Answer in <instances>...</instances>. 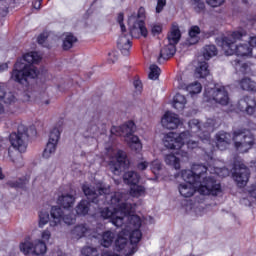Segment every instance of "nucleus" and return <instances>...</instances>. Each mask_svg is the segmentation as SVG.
Returning <instances> with one entry per match:
<instances>
[{
    "instance_id": "nucleus-63",
    "label": "nucleus",
    "mask_w": 256,
    "mask_h": 256,
    "mask_svg": "<svg viewBox=\"0 0 256 256\" xmlns=\"http://www.w3.org/2000/svg\"><path fill=\"white\" fill-rule=\"evenodd\" d=\"M231 63L234 67H237L239 65L240 61L238 59H236V60L232 61Z\"/></svg>"
},
{
    "instance_id": "nucleus-48",
    "label": "nucleus",
    "mask_w": 256,
    "mask_h": 256,
    "mask_svg": "<svg viewBox=\"0 0 256 256\" xmlns=\"http://www.w3.org/2000/svg\"><path fill=\"white\" fill-rule=\"evenodd\" d=\"M48 38H49V33L43 32L42 34H40L38 36L39 45H45V42L47 41Z\"/></svg>"
},
{
    "instance_id": "nucleus-26",
    "label": "nucleus",
    "mask_w": 256,
    "mask_h": 256,
    "mask_svg": "<svg viewBox=\"0 0 256 256\" xmlns=\"http://www.w3.org/2000/svg\"><path fill=\"white\" fill-rule=\"evenodd\" d=\"M89 233V227L85 224H79L76 225L72 230H71V235L73 239H83L85 235Z\"/></svg>"
},
{
    "instance_id": "nucleus-12",
    "label": "nucleus",
    "mask_w": 256,
    "mask_h": 256,
    "mask_svg": "<svg viewBox=\"0 0 256 256\" xmlns=\"http://www.w3.org/2000/svg\"><path fill=\"white\" fill-rule=\"evenodd\" d=\"M20 251L25 255H44L47 253V245L42 240H35L33 243L25 242L20 244Z\"/></svg>"
},
{
    "instance_id": "nucleus-19",
    "label": "nucleus",
    "mask_w": 256,
    "mask_h": 256,
    "mask_svg": "<svg viewBox=\"0 0 256 256\" xmlns=\"http://www.w3.org/2000/svg\"><path fill=\"white\" fill-rule=\"evenodd\" d=\"M256 101L255 98L251 96H245L238 101V109L242 113H247V115H253L255 113Z\"/></svg>"
},
{
    "instance_id": "nucleus-49",
    "label": "nucleus",
    "mask_w": 256,
    "mask_h": 256,
    "mask_svg": "<svg viewBox=\"0 0 256 256\" xmlns=\"http://www.w3.org/2000/svg\"><path fill=\"white\" fill-rule=\"evenodd\" d=\"M41 237H42L43 243H45L46 241H49V239H51V231L49 229L42 231Z\"/></svg>"
},
{
    "instance_id": "nucleus-17",
    "label": "nucleus",
    "mask_w": 256,
    "mask_h": 256,
    "mask_svg": "<svg viewBox=\"0 0 256 256\" xmlns=\"http://www.w3.org/2000/svg\"><path fill=\"white\" fill-rule=\"evenodd\" d=\"M249 175H251V172L245 164H239L238 166H236L234 179L238 187H245V185H247V182L249 181Z\"/></svg>"
},
{
    "instance_id": "nucleus-36",
    "label": "nucleus",
    "mask_w": 256,
    "mask_h": 256,
    "mask_svg": "<svg viewBox=\"0 0 256 256\" xmlns=\"http://www.w3.org/2000/svg\"><path fill=\"white\" fill-rule=\"evenodd\" d=\"M78 215H87L89 213V201L82 200L76 207Z\"/></svg>"
},
{
    "instance_id": "nucleus-56",
    "label": "nucleus",
    "mask_w": 256,
    "mask_h": 256,
    "mask_svg": "<svg viewBox=\"0 0 256 256\" xmlns=\"http://www.w3.org/2000/svg\"><path fill=\"white\" fill-rule=\"evenodd\" d=\"M248 192H249L250 197H253L254 199H256V184H253L249 188Z\"/></svg>"
},
{
    "instance_id": "nucleus-18",
    "label": "nucleus",
    "mask_w": 256,
    "mask_h": 256,
    "mask_svg": "<svg viewBox=\"0 0 256 256\" xmlns=\"http://www.w3.org/2000/svg\"><path fill=\"white\" fill-rule=\"evenodd\" d=\"M7 69H9L7 63L0 65V73L1 71H7ZM0 100L6 105H13L17 101V98L12 92L5 91V84L0 83Z\"/></svg>"
},
{
    "instance_id": "nucleus-31",
    "label": "nucleus",
    "mask_w": 256,
    "mask_h": 256,
    "mask_svg": "<svg viewBox=\"0 0 256 256\" xmlns=\"http://www.w3.org/2000/svg\"><path fill=\"white\" fill-rule=\"evenodd\" d=\"M207 75H209V65H207V62H200L198 67H196L195 77L203 79L207 77Z\"/></svg>"
},
{
    "instance_id": "nucleus-15",
    "label": "nucleus",
    "mask_w": 256,
    "mask_h": 256,
    "mask_svg": "<svg viewBox=\"0 0 256 256\" xmlns=\"http://www.w3.org/2000/svg\"><path fill=\"white\" fill-rule=\"evenodd\" d=\"M60 137L61 131L59 130V128H53L50 132L48 143L43 152L44 159H49V157H51V155H53V153L57 151V143H59Z\"/></svg>"
},
{
    "instance_id": "nucleus-20",
    "label": "nucleus",
    "mask_w": 256,
    "mask_h": 256,
    "mask_svg": "<svg viewBox=\"0 0 256 256\" xmlns=\"http://www.w3.org/2000/svg\"><path fill=\"white\" fill-rule=\"evenodd\" d=\"M161 123L165 129H177L181 125V120L177 114L166 112L162 117Z\"/></svg>"
},
{
    "instance_id": "nucleus-8",
    "label": "nucleus",
    "mask_w": 256,
    "mask_h": 256,
    "mask_svg": "<svg viewBox=\"0 0 256 256\" xmlns=\"http://www.w3.org/2000/svg\"><path fill=\"white\" fill-rule=\"evenodd\" d=\"M205 173H207V166L203 164H194L191 170L182 171V179L188 183H196L198 185L203 184L205 179H212V181L217 183L213 177H205Z\"/></svg>"
},
{
    "instance_id": "nucleus-54",
    "label": "nucleus",
    "mask_w": 256,
    "mask_h": 256,
    "mask_svg": "<svg viewBox=\"0 0 256 256\" xmlns=\"http://www.w3.org/2000/svg\"><path fill=\"white\" fill-rule=\"evenodd\" d=\"M148 167H149V162L147 161H142L137 164L138 171H145V169H147Z\"/></svg>"
},
{
    "instance_id": "nucleus-52",
    "label": "nucleus",
    "mask_w": 256,
    "mask_h": 256,
    "mask_svg": "<svg viewBox=\"0 0 256 256\" xmlns=\"http://www.w3.org/2000/svg\"><path fill=\"white\" fill-rule=\"evenodd\" d=\"M119 59V55H117V52L112 51L108 53V61L109 63H115Z\"/></svg>"
},
{
    "instance_id": "nucleus-55",
    "label": "nucleus",
    "mask_w": 256,
    "mask_h": 256,
    "mask_svg": "<svg viewBox=\"0 0 256 256\" xmlns=\"http://www.w3.org/2000/svg\"><path fill=\"white\" fill-rule=\"evenodd\" d=\"M161 31H162V28H161V25H154V26H152V28H151V33H152V35H159V33H161Z\"/></svg>"
},
{
    "instance_id": "nucleus-62",
    "label": "nucleus",
    "mask_w": 256,
    "mask_h": 256,
    "mask_svg": "<svg viewBox=\"0 0 256 256\" xmlns=\"http://www.w3.org/2000/svg\"><path fill=\"white\" fill-rule=\"evenodd\" d=\"M102 256H119V254H115L114 252H104Z\"/></svg>"
},
{
    "instance_id": "nucleus-10",
    "label": "nucleus",
    "mask_w": 256,
    "mask_h": 256,
    "mask_svg": "<svg viewBox=\"0 0 256 256\" xmlns=\"http://www.w3.org/2000/svg\"><path fill=\"white\" fill-rule=\"evenodd\" d=\"M51 220H50V227H57V225H61V222L65 223L66 225H73L75 223V215L71 214L70 212L65 213L63 209L54 206L50 212Z\"/></svg>"
},
{
    "instance_id": "nucleus-23",
    "label": "nucleus",
    "mask_w": 256,
    "mask_h": 256,
    "mask_svg": "<svg viewBox=\"0 0 256 256\" xmlns=\"http://www.w3.org/2000/svg\"><path fill=\"white\" fill-rule=\"evenodd\" d=\"M177 53V48L173 46V44H168L160 51V56L158 58L159 63H161V60L164 59V61H167V59H171Z\"/></svg>"
},
{
    "instance_id": "nucleus-16",
    "label": "nucleus",
    "mask_w": 256,
    "mask_h": 256,
    "mask_svg": "<svg viewBox=\"0 0 256 256\" xmlns=\"http://www.w3.org/2000/svg\"><path fill=\"white\" fill-rule=\"evenodd\" d=\"M137 127L135 126L134 121H128L122 126H113L110 130V133L112 135L121 136L124 135L125 139L126 137H129L130 135H133L136 131Z\"/></svg>"
},
{
    "instance_id": "nucleus-47",
    "label": "nucleus",
    "mask_w": 256,
    "mask_h": 256,
    "mask_svg": "<svg viewBox=\"0 0 256 256\" xmlns=\"http://www.w3.org/2000/svg\"><path fill=\"white\" fill-rule=\"evenodd\" d=\"M126 141H127V143H128L129 146H130V145H133V144H135V143L141 142V141L139 140V137H137V136H135V135H133V134H130V136H127V137H126Z\"/></svg>"
},
{
    "instance_id": "nucleus-35",
    "label": "nucleus",
    "mask_w": 256,
    "mask_h": 256,
    "mask_svg": "<svg viewBox=\"0 0 256 256\" xmlns=\"http://www.w3.org/2000/svg\"><path fill=\"white\" fill-rule=\"evenodd\" d=\"M166 165H170V167H174V169H181V164L179 163V158L175 155L170 154L165 157Z\"/></svg>"
},
{
    "instance_id": "nucleus-38",
    "label": "nucleus",
    "mask_w": 256,
    "mask_h": 256,
    "mask_svg": "<svg viewBox=\"0 0 256 256\" xmlns=\"http://www.w3.org/2000/svg\"><path fill=\"white\" fill-rule=\"evenodd\" d=\"M130 195H132V197H141L142 195H145V187L137 184L132 185L130 188Z\"/></svg>"
},
{
    "instance_id": "nucleus-44",
    "label": "nucleus",
    "mask_w": 256,
    "mask_h": 256,
    "mask_svg": "<svg viewBox=\"0 0 256 256\" xmlns=\"http://www.w3.org/2000/svg\"><path fill=\"white\" fill-rule=\"evenodd\" d=\"M192 5L196 13H201L205 9V3L201 0H192Z\"/></svg>"
},
{
    "instance_id": "nucleus-7",
    "label": "nucleus",
    "mask_w": 256,
    "mask_h": 256,
    "mask_svg": "<svg viewBox=\"0 0 256 256\" xmlns=\"http://www.w3.org/2000/svg\"><path fill=\"white\" fill-rule=\"evenodd\" d=\"M234 147L240 153H247L255 145V136L247 129H239L233 133Z\"/></svg>"
},
{
    "instance_id": "nucleus-53",
    "label": "nucleus",
    "mask_w": 256,
    "mask_h": 256,
    "mask_svg": "<svg viewBox=\"0 0 256 256\" xmlns=\"http://www.w3.org/2000/svg\"><path fill=\"white\" fill-rule=\"evenodd\" d=\"M246 43H248L249 47H256V36H249L245 38Z\"/></svg>"
},
{
    "instance_id": "nucleus-29",
    "label": "nucleus",
    "mask_w": 256,
    "mask_h": 256,
    "mask_svg": "<svg viewBox=\"0 0 256 256\" xmlns=\"http://www.w3.org/2000/svg\"><path fill=\"white\" fill-rule=\"evenodd\" d=\"M77 41V37L73 35L72 33H66L63 35V44L62 47L64 51H69L75 45V42Z\"/></svg>"
},
{
    "instance_id": "nucleus-43",
    "label": "nucleus",
    "mask_w": 256,
    "mask_h": 256,
    "mask_svg": "<svg viewBox=\"0 0 256 256\" xmlns=\"http://www.w3.org/2000/svg\"><path fill=\"white\" fill-rule=\"evenodd\" d=\"M188 149H197L199 147V141L193 138V135L190 134V137L185 141Z\"/></svg>"
},
{
    "instance_id": "nucleus-14",
    "label": "nucleus",
    "mask_w": 256,
    "mask_h": 256,
    "mask_svg": "<svg viewBox=\"0 0 256 256\" xmlns=\"http://www.w3.org/2000/svg\"><path fill=\"white\" fill-rule=\"evenodd\" d=\"M130 165L131 162L127 157V153L123 150H118L116 154V163L112 162L110 164V170L114 175H121V171H123V169H129Z\"/></svg>"
},
{
    "instance_id": "nucleus-4",
    "label": "nucleus",
    "mask_w": 256,
    "mask_h": 256,
    "mask_svg": "<svg viewBox=\"0 0 256 256\" xmlns=\"http://www.w3.org/2000/svg\"><path fill=\"white\" fill-rule=\"evenodd\" d=\"M247 39V31L239 30L232 32L231 35L222 39V49L225 55H237L238 57H251L253 49L248 43L237 44V41H245Z\"/></svg>"
},
{
    "instance_id": "nucleus-27",
    "label": "nucleus",
    "mask_w": 256,
    "mask_h": 256,
    "mask_svg": "<svg viewBox=\"0 0 256 256\" xmlns=\"http://www.w3.org/2000/svg\"><path fill=\"white\" fill-rule=\"evenodd\" d=\"M58 203L64 207V209H69L75 205V196L73 194H62L58 198Z\"/></svg>"
},
{
    "instance_id": "nucleus-39",
    "label": "nucleus",
    "mask_w": 256,
    "mask_h": 256,
    "mask_svg": "<svg viewBox=\"0 0 256 256\" xmlns=\"http://www.w3.org/2000/svg\"><path fill=\"white\" fill-rule=\"evenodd\" d=\"M202 89H203V87L201 86V83H199V82H194L186 87V90L191 95H197L198 93L201 92Z\"/></svg>"
},
{
    "instance_id": "nucleus-60",
    "label": "nucleus",
    "mask_w": 256,
    "mask_h": 256,
    "mask_svg": "<svg viewBox=\"0 0 256 256\" xmlns=\"http://www.w3.org/2000/svg\"><path fill=\"white\" fill-rule=\"evenodd\" d=\"M134 87H135V89H138V91H141V81L135 80Z\"/></svg>"
},
{
    "instance_id": "nucleus-59",
    "label": "nucleus",
    "mask_w": 256,
    "mask_h": 256,
    "mask_svg": "<svg viewBox=\"0 0 256 256\" xmlns=\"http://www.w3.org/2000/svg\"><path fill=\"white\" fill-rule=\"evenodd\" d=\"M43 0H36L33 4L34 9H41V2Z\"/></svg>"
},
{
    "instance_id": "nucleus-2",
    "label": "nucleus",
    "mask_w": 256,
    "mask_h": 256,
    "mask_svg": "<svg viewBox=\"0 0 256 256\" xmlns=\"http://www.w3.org/2000/svg\"><path fill=\"white\" fill-rule=\"evenodd\" d=\"M145 8L140 7L137 13L132 14L128 18L129 33L127 34V28L123 24V13H119L117 17V22L121 28V35L118 39L117 45L120 49L122 55H129L131 50V38L139 39V37H147L148 31L145 27Z\"/></svg>"
},
{
    "instance_id": "nucleus-57",
    "label": "nucleus",
    "mask_w": 256,
    "mask_h": 256,
    "mask_svg": "<svg viewBox=\"0 0 256 256\" xmlns=\"http://www.w3.org/2000/svg\"><path fill=\"white\" fill-rule=\"evenodd\" d=\"M189 126L191 127V129H193V127H195L196 129H201V126L199 125V120H191L189 122Z\"/></svg>"
},
{
    "instance_id": "nucleus-58",
    "label": "nucleus",
    "mask_w": 256,
    "mask_h": 256,
    "mask_svg": "<svg viewBox=\"0 0 256 256\" xmlns=\"http://www.w3.org/2000/svg\"><path fill=\"white\" fill-rule=\"evenodd\" d=\"M13 163H15L16 165H21V154H17V158H12Z\"/></svg>"
},
{
    "instance_id": "nucleus-3",
    "label": "nucleus",
    "mask_w": 256,
    "mask_h": 256,
    "mask_svg": "<svg viewBox=\"0 0 256 256\" xmlns=\"http://www.w3.org/2000/svg\"><path fill=\"white\" fill-rule=\"evenodd\" d=\"M42 57L39 52H29L19 59L15 65L14 70L12 71V79L17 83H27V79H35L39 75V70L34 67L33 64L39 63Z\"/></svg>"
},
{
    "instance_id": "nucleus-22",
    "label": "nucleus",
    "mask_w": 256,
    "mask_h": 256,
    "mask_svg": "<svg viewBox=\"0 0 256 256\" xmlns=\"http://www.w3.org/2000/svg\"><path fill=\"white\" fill-rule=\"evenodd\" d=\"M219 125V120L213 118L207 119V121L204 123V129L206 132L204 137L205 141H209L210 134L213 133L215 129L219 127Z\"/></svg>"
},
{
    "instance_id": "nucleus-64",
    "label": "nucleus",
    "mask_w": 256,
    "mask_h": 256,
    "mask_svg": "<svg viewBox=\"0 0 256 256\" xmlns=\"http://www.w3.org/2000/svg\"><path fill=\"white\" fill-rule=\"evenodd\" d=\"M5 112V108L3 107V104H0V115L1 113H4Z\"/></svg>"
},
{
    "instance_id": "nucleus-13",
    "label": "nucleus",
    "mask_w": 256,
    "mask_h": 256,
    "mask_svg": "<svg viewBox=\"0 0 256 256\" xmlns=\"http://www.w3.org/2000/svg\"><path fill=\"white\" fill-rule=\"evenodd\" d=\"M205 95L209 99H213V101L219 103V105H229V93L224 86L211 89L207 88L205 90Z\"/></svg>"
},
{
    "instance_id": "nucleus-50",
    "label": "nucleus",
    "mask_w": 256,
    "mask_h": 256,
    "mask_svg": "<svg viewBox=\"0 0 256 256\" xmlns=\"http://www.w3.org/2000/svg\"><path fill=\"white\" fill-rule=\"evenodd\" d=\"M167 5V0H158L156 6V13H161L163 11V7Z\"/></svg>"
},
{
    "instance_id": "nucleus-32",
    "label": "nucleus",
    "mask_w": 256,
    "mask_h": 256,
    "mask_svg": "<svg viewBox=\"0 0 256 256\" xmlns=\"http://www.w3.org/2000/svg\"><path fill=\"white\" fill-rule=\"evenodd\" d=\"M199 33H201V29L199 26H192L189 30V39L188 43L190 45H195V43H199Z\"/></svg>"
},
{
    "instance_id": "nucleus-6",
    "label": "nucleus",
    "mask_w": 256,
    "mask_h": 256,
    "mask_svg": "<svg viewBox=\"0 0 256 256\" xmlns=\"http://www.w3.org/2000/svg\"><path fill=\"white\" fill-rule=\"evenodd\" d=\"M191 137V133L189 131L181 132L177 134L175 132H169L164 134L163 143L166 149H174L178 151V155L181 157H187V151L183 150L185 147V141Z\"/></svg>"
},
{
    "instance_id": "nucleus-11",
    "label": "nucleus",
    "mask_w": 256,
    "mask_h": 256,
    "mask_svg": "<svg viewBox=\"0 0 256 256\" xmlns=\"http://www.w3.org/2000/svg\"><path fill=\"white\" fill-rule=\"evenodd\" d=\"M116 250L123 251L124 256H133L137 251V246L129 243V234L122 230V232L118 235V238L115 242Z\"/></svg>"
},
{
    "instance_id": "nucleus-45",
    "label": "nucleus",
    "mask_w": 256,
    "mask_h": 256,
    "mask_svg": "<svg viewBox=\"0 0 256 256\" xmlns=\"http://www.w3.org/2000/svg\"><path fill=\"white\" fill-rule=\"evenodd\" d=\"M161 169H162V166L159 160H154L151 163V171L152 173H154V175H159V171H161Z\"/></svg>"
},
{
    "instance_id": "nucleus-21",
    "label": "nucleus",
    "mask_w": 256,
    "mask_h": 256,
    "mask_svg": "<svg viewBox=\"0 0 256 256\" xmlns=\"http://www.w3.org/2000/svg\"><path fill=\"white\" fill-rule=\"evenodd\" d=\"M231 144V134L226 132H219L216 134V145L220 151H225L228 145Z\"/></svg>"
},
{
    "instance_id": "nucleus-25",
    "label": "nucleus",
    "mask_w": 256,
    "mask_h": 256,
    "mask_svg": "<svg viewBox=\"0 0 256 256\" xmlns=\"http://www.w3.org/2000/svg\"><path fill=\"white\" fill-rule=\"evenodd\" d=\"M167 39L168 44L173 45L174 47L175 45H177V43H179L181 39V30H179V26L172 25L171 31L168 34Z\"/></svg>"
},
{
    "instance_id": "nucleus-33",
    "label": "nucleus",
    "mask_w": 256,
    "mask_h": 256,
    "mask_svg": "<svg viewBox=\"0 0 256 256\" xmlns=\"http://www.w3.org/2000/svg\"><path fill=\"white\" fill-rule=\"evenodd\" d=\"M240 87L243 91H256V83L249 78L240 81Z\"/></svg>"
},
{
    "instance_id": "nucleus-1",
    "label": "nucleus",
    "mask_w": 256,
    "mask_h": 256,
    "mask_svg": "<svg viewBox=\"0 0 256 256\" xmlns=\"http://www.w3.org/2000/svg\"><path fill=\"white\" fill-rule=\"evenodd\" d=\"M84 195L88 201L92 203H99L97 199L99 195H106L105 199L108 201L109 208L101 210L100 215L103 219H110L111 223L116 227H123L131 245L137 247V243L141 241L143 234L139 227H141V218L133 213V205L125 202V194L121 192L110 193L109 188L98 187L97 189L84 184L82 186Z\"/></svg>"
},
{
    "instance_id": "nucleus-24",
    "label": "nucleus",
    "mask_w": 256,
    "mask_h": 256,
    "mask_svg": "<svg viewBox=\"0 0 256 256\" xmlns=\"http://www.w3.org/2000/svg\"><path fill=\"white\" fill-rule=\"evenodd\" d=\"M117 237V234L115 232L108 230L102 233L101 239H100V245L102 247H111L113 245V241H115V238Z\"/></svg>"
},
{
    "instance_id": "nucleus-5",
    "label": "nucleus",
    "mask_w": 256,
    "mask_h": 256,
    "mask_svg": "<svg viewBox=\"0 0 256 256\" xmlns=\"http://www.w3.org/2000/svg\"><path fill=\"white\" fill-rule=\"evenodd\" d=\"M196 189L200 195L217 196L221 193V184L215 183L211 178H206L202 184L186 181V183H182L178 187V191L182 197H193Z\"/></svg>"
},
{
    "instance_id": "nucleus-28",
    "label": "nucleus",
    "mask_w": 256,
    "mask_h": 256,
    "mask_svg": "<svg viewBox=\"0 0 256 256\" xmlns=\"http://www.w3.org/2000/svg\"><path fill=\"white\" fill-rule=\"evenodd\" d=\"M124 183H127V185H137L139 183L141 176L139 173L135 171H128L123 176Z\"/></svg>"
},
{
    "instance_id": "nucleus-37",
    "label": "nucleus",
    "mask_w": 256,
    "mask_h": 256,
    "mask_svg": "<svg viewBox=\"0 0 256 256\" xmlns=\"http://www.w3.org/2000/svg\"><path fill=\"white\" fill-rule=\"evenodd\" d=\"M150 72L148 74L149 79H151L152 81H157V79H159V76L161 75V68H159V66L152 64L149 67Z\"/></svg>"
},
{
    "instance_id": "nucleus-51",
    "label": "nucleus",
    "mask_w": 256,
    "mask_h": 256,
    "mask_svg": "<svg viewBox=\"0 0 256 256\" xmlns=\"http://www.w3.org/2000/svg\"><path fill=\"white\" fill-rule=\"evenodd\" d=\"M129 147L132 151H136V153H139V151L143 149V145L141 144V142L130 144Z\"/></svg>"
},
{
    "instance_id": "nucleus-42",
    "label": "nucleus",
    "mask_w": 256,
    "mask_h": 256,
    "mask_svg": "<svg viewBox=\"0 0 256 256\" xmlns=\"http://www.w3.org/2000/svg\"><path fill=\"white\" fill-rule=\"evenodd\" d=\"M82 255H85V256H99V252L97 251V248L87 246V247H84L82 249Z\"/></svg>"
},
{
    "instance_id": "nucleus-34",
    "label": "nucleus",
    "mask_w": 256,
    "mask_h": 256,
    "mask_svg": "<svg viewBox=\"0 0 256 256\" xmlns=\"http://www.w3.org/2000/svg\"><path fill=\"white\" fill-rule=\"evenodd\" d=\"M215 55H217V47H215V45H208L204 47L203 57L206 61H209V59H211V57H215Z\"/></svg>"
},
{
    "instance_id": "nucleus-46",
    "label": "nucleus",
    "mask_w": 256,
    "mask_h": 256,
    "mask_svg": "<svg viewBox=\"0 0 256 256\" xmlns=\"http://www.w3.org/2000/svg\"><path fill=\"white\" fill-rule=\"evenodd\" d=\"M207 5L210 7H221L225 0H206Z\"/></svg>"
},
{
    "instance_id": "nucleus-61",
    "label": "nucleus",
    "mask_w": 256,
    "mask_h": 256,
    "mask_svg": "<svg viewBox=\"0 0 256 256\" xmlns=\"http://www.w3.org/2000/svg\"><path fill=\"white\" fill-rule=\"evenodd\" d=\"M29 183V180H24L23 182H18V187H21V189L25 188V185Z\"/></svg>"
},
{
    "instance_id": "nucleus-40",
    "label": "nucleus",
    "mask_w": 256,
    "mask_h": 256,
    "mask_svg": "<svg viewBox=\"0 0 256 256\" xmlns=\"http://www.w3.org/2000/svg\"><path fill=\"white\" fill-rule=\"evenodd\" d=\"M50 221L49 212L42 210L39 212V227L43 228Z\"/></svg>"
},
{
    "instance_id": "nucleus-9",
    "label": "nucleus",
    "mask_w": 256,
    "mask_h": 256,
    "mask_svg": "<svg viewBox=\"0 0 256 256\" xmlns=\"http://www.w3.org/2000/svg\"><path fill=\"white\" fill-rule=\"evenodd\" d=\"M27 127L19 125L17 132L10 134L11 146L19 151V153H25L27 151V139H29V133Z\"/></svg>"
},
{
    "instance_id": "nucleus-41",
    "label": "nucleus",
    "mask_w": 256,
    "mask_h": 256,
    "mask_svg": "<svg viewBox=\"0 0 256 256\" xmlns=\"http://www.w3.org/2000/svg\"><path fill=\"white\" fill-rule=\"evenodd\" d=\"M86 134L85 137H93V135H96V133H99V127L95 125L94 123H90L86 126Z\"/></svg>"
},
{
    "instance_id": "nucleus-30",
    "label": "nucleus",
    "mask_w": 256,
    "mask_h": 256,
    "mask_svg": "<svg viewBox=\"0 0 256 256\" xmlns=\"http://www.w3.org/2000/svg\"><path fill=\"white\" fill-rule=\"evenodd\" d=\"M187 104V98L181 93H177L174 96L173 107L177 109V111H183L185 109V105Z\"/></svg>"
}]
</instances>
